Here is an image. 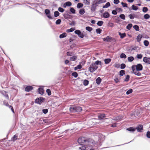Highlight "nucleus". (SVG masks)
<instances>
[{
    "label": "nucleus",
    "mask_w": 150,
    "mask_h": 150,
    "mask_svg": "<svg viewBox=\"0 0 150 150\" xmlns=\"http://www.w3.org/2000/svg\"><path fill=\"white\" fill-rule=\"evenodd\" d=\"M110 15L107 11H105L103 13V17L105 18H107L110 17Z\"/></svg>",
    "instance_id": "f8f14e48"
},
{
    "label": "nucleus",
    "mask_w": 150,
    "mask_h": 150,
    "mask_svg": "<svg viewBox=\"0 0 150 150\" xmlns=\"http://www.w3.org/2000/svg\"><path fill=\"white\" fill-rule=\"evenodd\" d=\"M143 61L146 64H150V57H144Z\"/></svg>",
    "instance_id": "9d476101"
},
{
    "label": "nucleus",
    "mask_w": 150,
    "mask_h": 150,
    "mask_svg": "<svg viewBox=\"0 0 150 150\" xmlns=\"http://www.w3.org/2000/svg\"><path fill=\"white\" fill-rule=\"evenodd\" d=\"M103 39L104 42H110L112 41L115 42L116 41V40L115 38L111 37L109 36H107L106 37L103 38Z\"/></svg>",
    "instance_id": "20e7f679"
},
{
    "label": "nucleus",
    "mask_w": 150,
    "mask_h": 150,
    "mask_svg": "<svg viewBox=\"0 0 150 150\" xmlns=\"http://www.w3.org/2000/svg\"><path fill=\"white\" fill-rule=\"evenodd\" d=\"M1 93L5 97H6L7 99L8 98V95L7 93H6V91H1Z\"/></svg>",
    "instance_id": "e433bc0d"
},
{
    "label": "nucleus",
    "mask_w": 150,
    "mask_h": 150,
    "mask_svg": "<svg viewBox=\"0 0 150 150\" xmlns=\"http://www.w3.org/2000/svg\"><path fill=\"white\" fill-rule=\"evenodd\" d=\"M120 57L121 59H125L127 57V56L124 53H122L120 54Z\"/></svg>",
    "instance_id": "a18cd8bd"
},
{
    "label": "nucleus",
    "mask_w": 150,
    "mask_h": 150,
    "mask_svg": "<svg viewBox=\"0 0 150 150\" xmlns=\"http://www.w3.org/2000/svg\"><path fill=\"white\" fill-rule=\"evenodd\" d=\"M119 75L120 76H122L125 74V71L124 70H121L119 72Z\"/></svg>",
    "instance_id": "bb28decb"
},
{
    "label": "nucleus",
    "mask_w": 150,
    "mask_h": 150,
    "mask_svg": "<svg viewBox=\"0 0 150 150\" xmlns=\"http://www.w3.org/2000/svg\"><path fill=\"white\" fill-rule=\"evenodd\" d=\"M128 16L131 19H133L134 18V14H130Z\"/></svg>",
    "instance_id": "338daca9"
},
{
    "label": "nucleus",
    "mask_w": 150,
    "mask_h": 150,
    "mask_svg": "<svg viewBox=\"0 0 150 150\" xmlns=\"http://www.w3.org/2000/svg\"><path fill=\"white\" fill-rule=\"evenodd\" d=\"M81 81L83 82V84L84 86H87L89 84V81L86 79L82 80Z\"/></svg>",
    "instance_id": "412c9836"
},
{
    "label": "nucleus",
    "mask_w": 150,
    "mask_h": 150,
    "mask_svg": "<svg viewBox=\"0 0 150 150\" xmlns=\"http://www.w3.org/2000/svg\"><path fill=\"white\" fill-rule=\"evenodd\" d=\"M126 130L129 131L130 132H132L136 130V128L134 127H130L129 128H127L126 129Z\"/></svg>",
    "instance_id": "5701e85b"
},
{
    "label": "nucleus",
    "mask_w": 150,
    "mask_h": 150,
    "mask_svg": "<svg viewBox=\"0 0 150 150\" xmlns=\"http://www.w3.org/2000/svg\"><path fill=\"white\" fill-rule=\"evenodd\" d=\"M18 139V135L16 134L13 135V136L11 138V140L14 142L15 141L17 140Z\"/></svg>",
    "instance_id": "a878e982"
},
{
    "label": "nucleus",
    "mask_w": 150,
    "mask_h": 150,
    "mask_svg": "<svg viewBox=\"0 0 150 150\" xmlns=\"http://www.w3.org/2000/svg\"><path fill=\"white\" fill-rule=\"evenodd\" d=\"M58 11H59L61 13H63V12L65 10L63 8L61 7H59L58 8Z\"/></svg>",
    "instance_id": "0e129e2a"
},
{
    "label": "nucleus",
    "mask_w": 150,
    "mask_h": 150,
    "mask_svg": "<svg viewBox=\"0 0 150 150\" xmlns=\"http://www.w3.org/2000/svg\"><path fill=\"white\" fill-rule=\"evenodd\" d=\"M149 9L147 7H144L142 8V11L143 12L146 13L148 11Z\"/></svg>",
    "instance_id": "6e6d98bb"
},
{
    "label": "nucleus",
    "mask_w": 150,
    "mask_h": 150,
    "mask_svg": "<svg viewBox=\"0 0 150 150\" xmlns=\"http://www.w3.org/2000/svg\"><path fill=\"white\" fill-rule=\"evenodd\" d=\"M139 71H133L132 73L134 74L135 75L138 76H141V73L139 72Z\"/></svg>",
    "instance_id": "f704fd0d"
},
{
    "label": "nucleus",
    "mask_w": 150,
    "mask_h": 150,
    "mask_svg": "<svg viewBox=\"0 0 150 150\" xmlns=\"http://www.w3.org/2000/svg\"><path fill=\"white\" fill-rule=\"evenodd\" d=\"M132 26L133 25L131 23H130L127 25L126 26V28L127 29L129 30H130L131 28L132 27Z\"/></svg>",
    "instance_id": "72a5a7b5"
},
{
    "label": "nucleus",
    "mask_w": 150,
    "mask_h": 150,
    "mask_svg": "<svg viewBox=\"0 0 150 150\" xmlns=\"http://www.w3.org/2000/svg\"><path fill=\"white\" fill-rule=\"evenodd\" d=\"M133 28L136 31H139V27L137 25H135L133 26Z\"/></svg>",
    "instance_id": "37998d69"
},
{
    "label": "nucleus",
    "mask_w": 150,
    "mask_h": 150,
    "mask_svg": "<svg viewBox=\"0 0 150 150\" xmlns=\"http://www.w3.org/2000/svg\"><path fill=\"white\" fill-rule=\"evenodd\" d=\"M67 33H64L60 35L59 38H63L67 36Z\"/></svg>",
    "instance_id": "7c9ffc66"
},
{
    "label": "nucleus",
    "mask_w": 150,
    "mask_h": 150,
    "mask_svg": "<svg viewBox=\"0 0 150 150\" xmlns=\"http://www.w3.org/2000/svg\"><path fill=\"white\" fill-rule=\"evenodd\" d=\"M45 13L47 17L50 19H52L53 17L51 16L50 14V11L49 9H46L45 10Z\"/></svg>",
    "instance_id": "0eeeda50"
},
{
    "label": "nucleus",
    "mask_w": 150,
    "mask_h": 150,
    "mask_svg": "<svg viewBox=\"0 0 150 150\" xmlns=\"http://www.w3.org/2000/svg\"><path fill=\"white\" fill-rule=\"evenodd\" d=\"M98 4L96 1H93L92 4L91 8V10L92 12H93L95 11L97 6H98Z\"/></svg>",
    "instance_id": "7ed1b4c3"
},
{
    "label": "nucleus",
    "mask_w": 150,
    "mask_h": 150,
    "mask_svg": "<svg viewBox=\"0 0 150 150\" xmlns=\"http://www.w3.org/2000/svg\"><path fill=\"white\" fill-rule=\"evenodd\" d=\"M112 120L120 121L122 119V117L120 116H117L114 117L112 119Z\"/></svg>",
    "instance_id": "2eb2a0df"
},
{
    "label": "nucleus",
    "mask_w": 150,
    "mask_h": 150,
    "mask_svg": "<svg viewBox=\"0 0 150 150\" xmlns=\"http://www.w3.org/2000/svg\"><path fill=\"white\" fill-rule=\"evenodd\" d=\"M83 6V4L82 3H79L77 5V7L79 9L82 8Z\"/></svg>",
    "instance_id": "473e14b6"
},
{
    "label": "nucleus",
    "mask_w": 150,
    "mask_h": 150,
    "mask_svg": "<svg viewBox=\"0 0 150 150\" xmlns=\"http://www.w3.org/2000/svg\"><path fill=\"white\" fill-rule=\"evenodd\" d=\"M45 98L42 97H38L35 99V103L37 104L40 105L42 103L45 102Z\"/></svg>",
    "instance_id": "f03ea898"
},
{
    "label": "nucleus",
    "mask_w": 150,
    "mask_h": 150,
    "mask_svg": "<svg viewBox=\"0 0 150 150\" xmlns=\"http://www.w3.org/2000/svg\"><path fill=\"white\" fill-rule=\"evenodd\" d=\"M61 22V20L60 19H59L56 20L55 22V24L56 25H59Z\"/></svg>",
    "instance_id": "774afa93"
},
{
    "label": "nucleus",
    "mask_w": 150,
    "mask_h": 150,
    "mask_svg": "<svg viewBox=\"0 0 150 150\" xmlns=\"http://www.w3.org/2000/svg\"><path fill=\"white\" fill-rule=\"evenodd\" d=\"M86 142H87L88 143H93V140L91 138L86 139Z\"/></svg>",
    "instance_id": "2f4dec72"
},
{
    "label": "nucleus",
    "mask_w": 150,
    "mask_h": 150,
    "mask_svg": "<svg viewBox=\"0 0 150 150\" xmlns=\"http://www.w3.org/2000/svg\"><path fill=\"white\" fill-rule=\"evenodd\" d=\"M142 38V35H139L137 37L136 39L137 42H139L140 41Z\"/></svg>",
    "instance_id": "58836bf2"
},
{
    "label": "nucleus",
    "mask_w": 150,
    "mask_h": 150,
    "mask_svg": "<svg viewBox=\"0 0 150 150\" xmlns=\"http://www.w3.org/2000/svg\"><path fill=\"white\" fill-rule=\"evenodd\" d=\"M63 16L65 19H67V20L69 19H71L73 17V15H70L66 16V14H64L63 15Z\"/></svg>",
    "instance_id": "4be33fe9"
},
{
    "label": "nucleus",
    "mask_w": 150,
    "mask_h": 150,
    "mask_svg": "<svg viewBox=\"0 0 150 150\" xmlns=\"http://www.w3.org/2000/svg\"><path fill=\"white\" fill-rule=\"evenodd\" d=\"M114 17H117V18L115 19V20L117 23H119V22L120 21V19L119 17L116 16H115Z\"/></svg>",
    "instance_id": "603ef678"
},
{
    "label": "nucleus",
    "mask_w": 150,
    "mask_h": 150,
    "mask_svg": "<svg viewBox=\"0 0 150 150\" xmlns=\"http://www.w3.org/2000/svg\"><path fill=\"white\" fill-rule=\"evenodd\" d=\"M69 110L71 112H75V105H73L69 108Z\"/></svg>",
    "instance_id": "a211bd4d"
},
{
    "label": "nucleus",
    "mask_w": 150,
    "mask_h": 150,
    "mask_svg": "<svg viewBox=\"0 0 150 150\" xmlns=\"http://www.w3.org/2000/svg\"><path fill=\"white\" fill-rule=\"evenodd\" d=\"M71 75L75 78H77L78 76V74L77 72L75 71H73L71 74Z\"/></svg>",
    "instance_id": "ea45409f"
},
{
    "label": "nucleus",
    "mask_w": 150,
    "mask_h": 150,
    "mask_svg": "<svg viewBox=\"0 0 150 150\" xmlns=\"http://www.w3.org/2000/svg\"><path fill=\"white\" fill-rule=\"evenodd\" d=\"M96 82L98 85L100 84L102 81V79L100 77H98L96 79Z\"/></svg>",
    "instance_id": "b1692460"
},
{
    "label": "nucleus",
    "mask_w": 150,
    "mask_h": 150,
    "mask_svg": "<svg viewBox=\"0 0 150 150\" xmlns=\"http://www.w3.org/2000/svg\"><path fill=\"white\" fill-rule=\"evenodd\" d=\"M144 17L145 19H148L150 18V16L148 14H146L144 15Z\"/></svg>",
    "instance_id": "864d4df0"
},
{
    "label": "nucleus",
    "mask_w": 150,
    "mask_h": 150,
    "mask_svg": "<svg viewBox=\"0 0 150 150\" xmlns=\"http://www.w3.org/2000/svg\"><path fill=\"white\" fill-rule=\"evenodd\" d=\"M33 89V87L31 86H27L25 88V91L27 92H29Z\"/></svg>",
    "instance_id": "9b49d317"
},
{
    "label": "nucleus",
    "mask_w": 150,
    "mask_h": 150,
    "mask_svg": "<svg viewBox=\"0 0 150 150\" xmlns=\"http://www.w3.org/2000/svg\"><path fill=\"white\" fill-rule=\"evenodd\" d=\"M46 92L49 96H50L51 95V91L50 89L48 88L47 89Z\"/></svg>",
    "instance_id": "680f3d73"
},
{
    "label": "nucleus",
    "mask_w": 150,
    "mask_h": 150,
    "mask_svg": "<svg viewBox=\"0 0 150 150\" xmlns=\"http://www.w3.org/2000/svg\"><path fill=\"white\" fill-rule=\"evenodd\" d=\"M120 18H121L122 20H125V16L123 14H120L119 16Z\"/></svg>",
    "instance_id": "de8ad7c7"
},
{
    "label": "nucleus",
    "mask_w": 150,
    "mask_h": 150,
    "mask_svg": "<svg viewBox=\"0 0 150 150\" xmlns=\"http://www.w3.org/2000/svg\"><path fill=\"white\" fill-rule=\"evenodd\" d=\"M111 61L110 58H106L104 60L105 63L106 64H108Z\"/></svg>",
    "instance_id": "c85d7f7f"
},
{
    "label": "nucleus",
    "mask_w": 150,
    "mask_h": 150,
    "mask_svg": "<svg viewBox=\"0 0 150 150\" xmlns=\"http://www.w3.org/2000/svg\"><path fill=\"white\" fill-rule=\"evenodd\" d=\"M72 5V3L70 1L66 2L63 5V7L64 8L67 7H69Z\"/></svg>",
    "instance_id": "ddd939ff"
},
{
    "label": "nucleus",
    "mask_w": 150,
    "mask_h": 150,
    "mask_svg": "<svg viewBox=\"0 0 150 150\" xmlns=\"http://www.w3.org/2000/svg\"><path fill=\"white\" fill-rule=\"evenodd\" d=\"M86 29L88 31L91 32L93 30V28L91 27L88 26L86 27Z\"/></svg>",
    "instance_id": "49530a36"
},
{
    "label": "nucleus",
    "mask_w": 150,
    "mask_h": 150,
    "mask_svg": "<svg viewBox=\"0 0 150 150\" xmlns=\"http://www.w3.org/2000/svg\"><path fill=\"white\" fill-rule=\"evenodd\" d=\"M132 10L134 11H137L139 8V7L137 6H135L134 5H132Z\"/></svg>",
    "instance_id": "a19ab883"
},
{
    "label": "nucleus",
    "mask_w": 150,
    "mask_h": 150,
    "mask_svg": "<svg viewBox=\"0 0 150 150\" xmlns=\"http://www.w3.org/2000/svg\"><path fill=\"white\" fill-rule=\"evenodd\" d=\"M135 128L136 129H137L138 132H143V128L142 125L139 124Z\"/></svg>",
    "instance_id": "6e6552de"
},
{
    "label": "nucleus",
    "mask_w": 150,
    "mask_h": 150,
    "mask_svg": "<svg viewBox=\"0 0 150 150\" xmlns=\"http://www.w3.org/2000/svg\"><path fill=\"white\" fill-rule=\"evenodd\" d=\"M136 71H139L143 70V67L142 65L140 63L137 64L136 65Z\"/></svg>",
    "instance_id": "1a4fd4ad"
},
{
    "label": "nucleus",
    "mask_w": 150,
    "mask_h": 150,
    "mask_svg": "<svg viewBox=\"0 0 150 150\" xmlns=\"http://www.w3.org/2000/svg\"><path fill=\"white\" fill-rule=\"evenodd\" d=\"M141 115V112L139 110H135L134 115L136 117H139Z\"/></svg>",
    "instance_id": "4468645a"
},
{
    "label": "nucleus",
    "mask_w": 150,
    "mask_h": 150,
    "mask_svg": "<svg viewBox=\"0 0 150 150\" xmlns=\"http://www.w3.org/2000/svg\"><path fill=\"white\" fill-rule=\"evenodd\" d=\"M105 117V114L104 113L100 114L98 116V119L100 120H103Z\"/></svg>",
    "instance_id": "aec40b11"
},
{
    "label": "nucleus",
    "mask_w": 150,
    "mask_h": 150,
    "mask_svg": "<svg viewBox=\"0 0 150 150\" xmlns=\"http://www.w3.org/2000/svg\"><path fill=\"white\" fill-rule=\"evenodd\" d=\"M37 91L38 92V93L40 94L43 95L44 93L43 88L42 87H39L38 88Z\"/></svg>",
    "instance_id": "f3484780"
},
{
    "label": "nucleus",
    "mask_w": 150,
    "mask_h": 150,
    "mask_svg": "<svg viewBox=\"0 0 150 150\" xmlns=\"http://www.w3.org/2000/svg\"><path fill=\"white\" fill-rule=\"evenodd\" d=\"M48 111V109L47 108L43 109L42 110V112L45 114H46L47 113Z\"/></svg>",
    "instance_id": "69168bd1"
},
{
    "label": "nucleus",
    "mask_w": 150,
    "mask_h": 150,
    "mask_svg": "<svg viewBox=\"0 0 150 150\" xmlns=\"http://www.w3.org/2000/svg\"><path fill=\"white\" fill-rule=\"evenodd\" d=\"M85 12V9L83 8H81L79 10V13L81 15H83Z\"/></svg>",
    "instance_id": "393cba45"
},
{
    "label": "nucleus",
    "mask_w": 150,
    "mask_h": 150,
    "mask_svg": "<svg viewBox=\"0 0 150 150\" xmlns=\"http://www.w3.org/2000/svg\"><path fill=\"white\" fill-rule=\"evenodd\" d=\"M78 142L80 145H83V144L86 142V139L85 137H81L78 138L77 140Z\"/></svg>",
    "instance_id": "423d86ee"
},
{
    "label": "nucleus",
    "mask_w": 150,
    "mask_h": 150,
    "mask_svg": "<svg viewBox=\"0 0 150 150\" xmlns=\"http://www.w3.org/2000/svg\"><path fill=\"white\" fill-rule=\"evenodd\" d=\"M96 1L98 4L106 2V0H97Z\"/></svg>",
    "instance_id": "79ce46f5"
},
{
    "label": "nucleus",
    "mask_w": 150,
    "mask_h": 150,
    "mask_svg": "<svg viewBox=\"0 0 150 150\" xmlns=\"http://www.w3.org/2000/svg\"><path fill=\"white\" fill-rule=\"evenodd\" d=\"M88 148V146H86V145H84L83 146H82L81 147H79V149H81V150H85L86 149Z\"/></svg>",
    "instance_id": "052dcab7"
},
{
    "label": "nucleus",
    "mask_w": 150,
    "mask_h": 150,
    "mask_svg": "<svg viewBox=\"0 0 150 150\" xmlns=\"http://www.w3.org/2000/svg\"><path fill=\"white\" fill-rule=\"evenodd\" d=\"M70 11L71 13L75 14L76 13V10L73 7H71L70 8Z\"/></svg>",
    "instance_id": "c756f323"
},
{
    "label": "nucleus",
    "mask_w": 150,
    "mask_h": 150,
    "mask_svg": "<svg viewBox=\"0 0 150 150\" xmlns=\"http://www.w3.org/2000/svg\"><path fill=\"white\" fill-rule=\"evenodd\" d=\"M82 108L81 107L78 105H75V112H80L82 111Z\"/></svg>",
    "instance_id": "dca6fc26"
},
{
    "label": "nucleus",
    "mask_w": 150,
    "mask_h": 150,
    "mask_svg": "<svg viewBox=\"0 0 150 150\" xmlns=\"http://www.w3.org/2000/svg\"><path fill=\"white\" fill-rule=\"evenodd\" d=\"M149 42L147 40H145L144 41V44L146 47L148 46L149 45Z\"/></svg>",
    "instance_id": "e2e57ef3"
},
{
    "label": "nucleus",
    "mask_w": 150,
    "mask_h": 150,
    "mask_svg": "<svg viewBox=\"0 0 150 150\" xmlns=\"http://www.w3.org/2000/svg\"><path fill=\"white\" fill-rule=\"evenodd\" d=\"M103 22L102 21H100L97 23V25L99 26H101L103 24Z\"/></svg>",
    "instance_id": "8fccbe9b"
},
{
    "label": "nucleus",
    "mask_w": 150,
    "mask_h": 150,
    "mask_svg": "<svg viewBox=\"0 0 150 150\" xmlns=\"http://www.w3.org/2000/svg\"><path fill=\"white\" fill-rule=\"evenodd\" d=\"M127 59L129 62H131L134 60V58L133 56H130L128 57Z\"/></svg>",
    "instance_id": "c03bdc74"
},
{
    "label": "nucleus",
    "mask_w": 150,
    "mask_h": 150,
    "mask_svg": "<svg viewBox=\"0 0 150 150\" xmlns=\"http://www.w3.org/2000/svg\"><path fill=\"white\" fill-rule=\"evenodd\" d=\"M133 92V90L132 89H129L127 90L126 92V94L127 95H128L132 93Z\"/></svg>",
    "instance_id": "4d7b16f0"
},
{
    "label": "nucleus",
    "mask_w": 150,
    "mask_h": 150,
    "mask_svg": "<svg viewBox=\"0 0 150 150\" xmlns=\"http://www.w3.org/2000/svg\"><path fill=\"white\" fill-rule=\"evenodd\" d=\"M98 67L96 66L94 62H93L90 65L88 68V70L91 73L94 72L98 68Z\"/></svg>",
    "instance_id": "f257e3e1"
},
{
    "label": "nucleus",
    "mask_w": 150,
    "mask_h": 150,
    "mask_svg": "<svg viewBox=\"0 0 150 150\" xmlns=\"http://www.w3.org/2000/svg\"><path fill=\"white\" fill-rule=\"evenodd\" d=\"M126 67L125 64L124 63H122L120 65V68L122 69H124Z\"/></svg>",
    "instance_id": "bf43d9fd"
},
{
    "label": "nucleus",
    "mask_w": 150,
    "mask_h": 150,
    "mask_svg": "<svg viewBox=\"0 0 150 150\" xmlns=\"http://www.w3.org/2000/svg\"><path fill=\"white\" fill-rule=\"evenodd\" d=\"M96 32L97 34H100L102 31V30L100 28H98L96 30Z\"/></svg>",
    "instance_id": "5fc2aeb1"
},
{
    "label": "nucleus",
    "mask_w": 150,
    "mask_h": 150,
    "mask_svg": "<svg viewBox=\"0 0 150 150\" xmlns=\"http://www.w3.org/2000/svg\"><path fill=\"white\" fill-rule=\"evenodd\" d=\"M60 13L57 11H55L54 12V16L55 17H57L59 16Z\"/></svg>",
    "instance_id": "3c124183"
},
{
    "label": "nucleus",
    "mask_w": 150,
    "mask_h": 150,
    "mask_svg": "<svg viewBox=\"0 0 150 150\" xmlns=\"http://www.w3.org/2000/svg\"><path fill=\"white\" fill-rule=\"evenodd\" d=\"M74 33L78 35V36L81 38H83L84 37L83 34L79 30H76L74 31Z\"/></svg>",
    "instance_id": "39448f33"
},
{
    "label": "nucleus",
    "mask_w": 150,
    "mask_h": 150,
    "mask_svg": "<svg viewBox=\"0 0 150 150\" xmlns=\"http://www.w3.org/2000/svg\"><path fill=\"white\" fill-rule=\"evenodd\" d=\"M118 35L120 36V38L121 39L124 38L126 36V34L125 33H121L120 32H119Z\"/></svg>",
    "instance_id": "6ab92c4d"
},
{
    "label": "nucleus",
    "mask_w": 150,
    "mask_h": 150,
    "mask_svg": "<svg viewBox=\"0 0 150 150\" xmlns=\"http://www.w3.org/2000/svg\"><path fill=\"white\" fill-rule=\"evenodd\" d=\"M130 76L129 75L127 74L126 76V77L125 79L124 80V81L125 82H128Z\"/></svg>",
    "instance_id": "09e8293b"
},
{
    "label": "nucleus",
    "mask_w": 150,
    "mask_h": 150,
    "mask_svg": "<svg viewBox=\"0 0 150 150\" xmlns=\"http://www.w3.org/2000/svg\"><path fill=\"white\" fill-rule=\"evenodd\" d=\"M77 59V57L76 56H74L71 57L70 58V60L71 61H75Z\"/></svg>",
    "instance_id": "c9c22d12"
},
{
    "label": "nucleus",
    "mask_w": 150,
    "mask_h": 150,
    "mask_svg": "<svg viewBox=\"0 0 150 150\" xmlns=\"http://www.w3.org/2000/svg\"><path fill=\"white\" fill-rule=\"evenodd\" d=\"M110 6V3L109 2H108L106 4L103 6V8H107Z\"/></svg>",
    "instance_id": "cd10ccee"
},
{
    "label": "nucleus",
    "mask_w": 150,
    "mask_h": 150,
    "mask_svg": "<svg viewBox=\"0 0 150 150\" xmlns=\"http://www.w3.org/2000/svg\"><path fill=\"white\" fill-rule=\"evenodd\" d=\"M75 28H71L70 29L67 30L66 32L67 33H70L73 32L75 30Z\"/></svg>",
    "instance_id": "4c0bfd02"
},
{
    "label": "nucleus",
    "mask_w": 150,
    "mask_h": 150,
    "mask_svg": "<svg viewBox=\"0 0 150 150\" xmlns=\"http://www.w3.org/2000/svg\"><path fill=\"white\" fill-rule=\"evenodd\" d=\"M121 4L124 8H128L127 4L123 2H121Z\"/></svg>",
    "instance_id": "13d9d810"
}]
</instances>
